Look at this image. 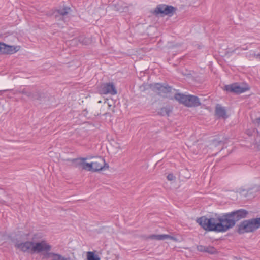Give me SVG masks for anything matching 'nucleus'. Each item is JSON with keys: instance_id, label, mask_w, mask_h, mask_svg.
I'll list each match as a JSON object with an SVG mask.
<instances>
[{"instance_id": "f3484780", "label": "nucleus", "mask_w": 260, "mask_h": 260, "mask_svg": "<svg viewBox=\"0 0 260 260\" xmlns=\"http://www.w3.org/2000/svg\"><path fill=\"white\" fill-rule=\"evenodd\" d=\"M86 159V158L80 157L77 158L69 159H68V161L72 162L75 168L80 169L82 168L83 161H85Z\"/></svg>"}, {"instance_id": "dca6fc26", "label": "nucleus", "mask_w": 260, "mask_h": 260, "mask_svg": "<svg viewBox=\"0 0 260 260\" xmlns=\"http://www.w3.org/2000/svg\"><path fill=\"white\" fill-rule=\"evenodd\" d=\"M226 138H223L222 140L218 138H214L210 141V146L213 147H217L219 146H223L226 143Z\"/></svg>"}, {"instance_id": "bb28decb", "label": "nucleus", "mask_w": 260, "mask_h": 260, "mask_svg": "<svg viewBox=\"0 0 260 260\" xmlns=\"http://www.w3.org/2000/svg\"><path fill=\"white\" fill-rule=\"evenodd\" d=\"M115 8L117 11L121 12L124 11L125 9H127V8L126 7L125 8H121V7H120V4H117V5H115Z\"/></svg>"}, {"instance_id": "1a4fd4ad", "label": "nucleus", "mask_w": 260, "mask_h": 260, "mask_svg": "<svg viewBox=\"0 0 260 260\" xmlns=\"http://www.w3.org/2000/svg\"><path fill=\"white\" fill-rule=\"evenodd\" d=\"M28 98L32 101H41L45 98V94L41 90L35 89L34 90H29Z\"/></svg>"}, {"instance_id": "6ab92c4d", "label": "nucleus", "mask_w": 260, "mask_h": 260, "mask_svg": "<svg viewBox=\"0 0 260 260\" xmlns=\"http://www.w3.org/2000/svg\"><path fill=\"white\" fill-rule=\"evenodd\" d=\"M78 40L81 44L84 45H87L91 42V40L89 38H87L84 35L79 36Z\"/></svg>"}, {"instance_id": "39448f33", "label": "nucleus", "mask_w": 260, "mask_h": 260, "mask_svg": "<svg viewBox=\"0 0 260 260\" xmlns=\"http://www.w3.org/2000/svg\"><path fill=\"white\" fill-rule=\"evenodd\" d=\"M176 10L177 8L173 6L159 4L157 5L152 13L156 16L160 15L161 16L168 15L171 17Z\"/></svg>"}, {"instance_id": "f257e3e1", "label": "nucleus", "mask_w": 260, "mask_h": 260, "mask_svg": "<svg viewBox=\"0 0 260 260\" xmlns=\"http://www.w3.org/2000/svg\"><path fill=\"white\" fill-rule=\"evenodd\" d=\"M248 214L247 210L241 208L221 214H215V217L203 216L197 218L196 222L206 231L224 233L235 226L237 221L246 218Z\"/></svg>"}, {"instance_id": "0eeeda50", "label": "nucleus", "mask_w": 260, "mask_h": 260, "mask_svg": "<svg viewBox=\"0 0 260 260\" xmlns=\"http://www.w3.org/2000/svg\"><path fill=\"white\" fill-rule=\"evenodd\" d=\"M98 93L100 94L116 95L117 91L113 82L102 83L98 87Z\"/></svg>"}, {"instance_id": "4be33fe9", "label": "nucleus", "mask_w": 260, "mask_h": 260, "mask_svg": "<svg viewBox=\"0 0 260 260\" xmlns=\"http://www.w3.org/2000/svg\"><path fill=\"white\" fill-rule=\"evenodd\" d=\"M205 252L210 254H214L217 253V249L213 246H206Z\"/></svg>"}, {"instance_id": "2f4dec72", "label": "nucleus", "mask_w": 260, "mask_h": 260, "mask_svg": "<svg viewBox=\"0 0 260 260\" xmlns=\"http://www.w3.org/2000/svg\"><path fill=\"white\" fill-rule=\"evenodd\" d=\"M256 121L257 123L258 126L260 127V117L256 119Z\"/></svg>"}, {"instance_id": "a878e982", "label": "nucleus", "mask_w": 260, "mask_h": 260, "mask_svg": "<svg viewBox=\"0 0 260 260\" xmlns=\"http://www.w3.org/2000/svg\"><path fill=\"white\" fill-rule=\"evenodd\" d=\"M99 160L101 162V163H103L104 165H103V170H104L106 168H109V165L105 162V160L103 157H100L99 158Z\"/></svg>"}, {"instance_id": "6e6552de", "label": "nucleus", "mask_w": 260, "mask_h": 260, "mask_svg": "<svg viewBox=\"0 0 260 260\" xmlns=\"http://www.w3.org/2000/svg\"><path fill=\"white\" fill-rule=\"evenodd\" d=\"M152 89L154 92H156L158 95L167 98V94L172 92L173 88L167 84L157 83L154 84L153 86Z\"/></svg>"}, {"instance_id": "ddd939ff", "label": "nucleus", "mask_w": 260, "mask_h": 260, "mask_svg": "<svg viewBox=\"0 0 260 260\" xmlns=\"http://www.w3.org/2000/svg\"><path fill=\"white\" fill-rule=\"evenodd\" d=\"M215 113L216 116L219 118H223L225 119L228 117L226 115V111L224 107L219 104L216 105Z\"/></svg>"}, {"instance_id": "b1692460", "label": "nucleus", "mask_w": 260, "mask_h": 260, "mask_svg": "<svg viewBox=\"0 0 260 260\" xmlns=\"http://www.w3.org/2000/svg\"><path fill=\"white\" fill-rule=\"evenodd\" d=\"M70 258H66L62 255L56 253L55 256L54 257V258L51 259V260H69Z\"/></svg>"}, {"instance_id": "20e7f679", "label": "nucleus", "mask_w": 260, "mask_h": 260, "mask_svg": "<svg viewBox=\"0 0 260 260\" xmlns=\"http://www.w3.org/2000/svg\"><path fill=\"white\" fill-rule=\"evenodd\" d=\"M223 89L226 92L239 94L249 90L250 87L245 82L243 83L242 86H240L238 83L236 82L224 86Z\"/></svg>"}, {"instance_id": "c85d7f7f", "label": "nucleus", "mask_w": 260, "mask_h": 260, "mask_svg": "<svg viewBox=\"0 0 260 260\" xmlns=\"http://www.w3.org/2000/svg\"><path fill=\"white\" fill-rule=\"evenodd\" d=\"M167 178L169 181H174L175 180L176 177L172 173H170L167 175Z\"/></svg>"}, {"instance_id": "7c9ffc66", "label": "nucleus", "mask_w": 260, "mask_h": 260, "mask_svg": "<svg viewBox=\"0 0 260 260\" xmlns=\"http://www.w3.org/2000/svg\"><path fill=\"white\" fill-rule=\"evenodd\" d=\"M82 113L85 116V117H87V114H88V111L86 109H84L83 110V112H82Z\"/></svg>"}, {"instance_id": "f03ea898", "label": "nucleus", "mask_w": 260, "mask_h": 260, "mask_svg": "<svg viewBox=\"0 0 260 260\" xmlns=\"http://www.w3.org/2000/svg\"><path fill=\"white\" fill-rule=\"evenodd\" d=\"M14 243L15 247L23 252H30L31 254L39 253L45 251L43 254V259L54 258L56 253L50 252L52 246L45 241L43 240L39 242L27 241L23 242H19L17 239L12 240Z\"/></svg>"}, {"instance_id": "473e14b6", "label": "nucleus", "mask_w": 260, "mask_h": 260, "mask_svg": "<svg viewBox=\"0 0 260 260\" xmlns=\"http://www.w3.org/2000/svg\"><path fill=\"white\" fill-rule=\"evenodd\" d=\"M254 56L256 58H259L260 59V53H258L257 54H254Z\"/></svg>"}, {"instance_id": "5701e85b", "label": "nucleus", "mask_w": 260, "mask_h": 260, "mask_svg": "<svg viewBox=\"0 0 260 260\" xmlns=\"http://www.w3.org/2000/svg\"><path fill=\"white\" fill-rule=\"evenodd\" d=\"M246 134L249 136H252L255 134H258V131L256 128L248 129L246 131Z\"/></svg>"}, {"instance_id": "f704fd0d", "label": "nucleus", "mask_w": 260, "mask_h": 260, "mask_svg": "<svg viewBox=\"0 0 260 260\" xmlns=\"http://www.w3.org/2000/svg\"><path fill=\"white\" fill-rule=\"evenodd\" d=\"M222 149H223V147L221 148V149L220 150V151H221Z\"/></svg>"}, {"instance_id": "4468645a", "label": "nucleus", "mask_w": 260, "mask_h": 260, "mask_svg": "<svg viewBox=\"0 0 260 260\" xmlns=\"http://www.w3.org/2000/svg\"><path fill=\"white\" fill-rule=\"evenodd\" d=\"M174 98L178 101L179 104H182L185 106L187 95L181 93H176L174 94Z\"/></svg>"}, {"instance_id": "393cba45", "label": "nucleus", "mask_w": 260, "mask_h": 260, "mask_svg": "<svg viewBox=\"0 0 260 260\" xmlns=\"http://www.w3.org/2000/svg\"><path fill=\"white\" fill-rule=\"evenodd\" d=\"M17 92L20 94H24L28 97V95L29 94V90L26 88H24L22 90H17Z\"/></svg>"}, {"instance_id": "423d86ee", "label": "nucleus", "mask_w": 260, "mask_h": 260, "mask_svg": "<svg viewBox=\"0 0 260 260\" xmlns=\"http://www.w3.org/2000/svg\"><path fill=\"white\" fill-rule=\"evenodd\" d=\"M70 11V7L64 6L59 9L51 10L46 15L49 17H54L57 21H64V16L68 15Z\"/></svg>"}, {"instance_id": "9b49d317", "label": "nucleus", "mask_w": 260, "mask_h": 260, "mask_svg": "<svg viewBox=\"0 0 260 260\" xmlns=\"http://www.w3.org/2000/svg\"><path fill=\"white\" fill-rule=\"evenodd\" d=\"M201 105L199 97L191 94H188L185 107H197Z\"/></svg>"}, {"instance_id": "72a5a7b5", "label": "nucleus", "mask_w": 260, "mask_h": 260, "mask_svg": "<svg viewBox=\"0 0 260 260\" xmlns=\"http://www.w3.org/2000/svg\"><path fill=\"white\" fill-rule=\"evenodd\" d=\"M7 91V90H0V93H4V92H5Z\"/></svg>"}, {"instance_id": "aec40b11", "label": "nucleus", "mask_w": 260, "mask_h": 260, "mask_svg": "<svg viewBox=\"0 0 260 260\" xmlns=\"http://www.w3.org/2000/svg\"><path fill=\"white\" fill-rule=\"evenodd\" d=\"M87 259L100 260V258L94 252L88 251L87 252Z\"/></svg>"}, {"instance_id": "9d476101", "label": "nucleus", "mask_w": 260, "mask_h": 260, "mask_svg": "<svg viewBox=\"0 0 260 260\" xmlns=\"http://www.w3.org/2000/svg\"><path fill=\"white\" fill-rule=\"evenodd\" d=\"M18 51L17 47L6 45L4 43H0V53L12 54Z\"/></svg>"}, {"instance_id": "a211bd4d", "label": "nucleus", "mask_w": 260, "mask_h": 260, "mask_svg": "<svg viewBox=\"0 0 260 260\" xmlns=\"http://www.w3.org/2000/svg\"><path fill=\"white\" fill-rule=\"evenodd\" d=\"M92 167L93 168L92 172H95L103 170V165L100 161L92 162Z\"/></svg>"}, {"instance_id": "412c9836", "label": "nucleus", "mask_w": 260, "mask_h": 260, "mask_svg": "<svg viewBox=\"0 0 260 260\" xmlns=\"http://www.w3.org/2000/svg\"><path fill=\"white\" fill-rule=\"evenodd\" d=\"M92 162L90 163L85 162V161H83V162L82 163V166L81 169L82 170H85L88 171H91L92 169H93L92 167Z\"/></svg>"}, {"instance_id": "2eb2a0df", "label": "nucleus", "mask_w": 260, "mask_h": 260, "mask_svg": "<svg viewBox=\"0 0 260 260\" xmlns=\"http://www.w3.org/2000/svg\"><path fill=\"white\" fill-rule=\"evenodd\" d=\"M172 107L169 105H167L165 107L161 108L157 112V114L161 116L170 115V113L172 111Z\"/></svg>"}, {"instance_id": "cd10ccee", "label": "nucleus", "mask_w": 260, "mask_h": 260, "mask_svg": "<svg viewBox=\"0 0 260 260\" xmlns=\"http://www.w3.org/2000/svg\"><path fill=\"white\" fill-rule=\"evenodd\" d=\"M197 249L200 252H205L206 246L203 245H198L197 246Z\"/></svg>"}, {"instance_id": "c756f323", "label": "nucleus", "mask_w": 260, "mask_h": 260, "mask_svg": "<svg viewBox=\"0 0 260 260\" xmlns=\"http://www.w3.org/2000/svg\"><path fill=\"white\" fill-rule=\"evenodd\" d=\"M259 139V137H257L256 138H255V141L257 143V145H258V147H259V148L260 149V140H258Z\"/></svg>"}, {"instance_id": "7ed1b4c3", "label": "nucleus", "mask_w": 260, "mask_h": 260, "mask_svg": "<svg viewBox=\"0 0 260 260\" xmlns=\"http://www.w3.org/2000/svg\"><path fill=\"white\" fill-rule=\"evenodd\" d=\"M260 228V217L244 220L238 225L237 230L239 234L253 233Z\"/></svg>"}, {"instance_id": "f8f14e48", "label": "nucleus", "mask_w": 260, "mask_h": 260, "mask_svg": "<svg viewBox=\"0 0 260 260\" xmlns=\"http://www.w3.org/2000/svg\"><path fill=\"white\" fill-rule=\"evenodd\" d=\"M147 238L152 239V240H163L165 239H171L174 241H177V238L172 236L168 235V234H161V235H155L152 234L149 235Z\"/></svg>"}]
</instances>
